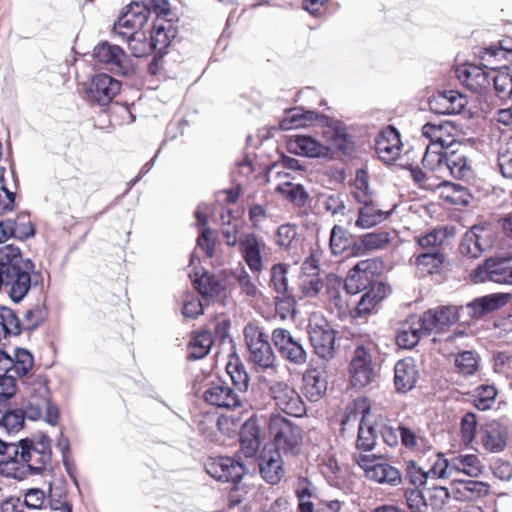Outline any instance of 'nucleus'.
I'll list each match as a JSON object with an SVG mask.
<instances>
[{
  "label": "nucleus",
  "instance_id": "nucleus-1",
  "mask_svg": "<svg viewBox=\"0 0 512 512\" xmlns=\"http://www.w3.org/2000/svg\"><path fill=\"white\" fill-rule=\"evenodd\" d=\"M41 274L30 258H25L19 247L9 244L0 247V292L19 303L32 287L40 283Z\"/></svg>",
  "mask_w": 512,
  "mask_h": 512
},
{
  "label": "nucleus",
  "instance_id": "nucleus-2",
  "mask_svg": "<svg viewBox=\"0 0 512 512\" xmlns=\"http://www.w3.org/2000/svg\"><path fill=\"white\" fill-rule=\"evenodd\" d=\"M318 120L323 122L326 128H329L334 147L341 150L343 154H347L348 135L341 123L313 110H305L302 107L291 108L285 112L279 122V127L283 131H288L309 126Z\"/></svg>",
  "mask_w": 512,
  "mask_h": 512
},
{
  "label": "nucleus",
  "instance_id": "nucleus-3",
  "mask_svg": "<svg viewBox=\"0 0 512 512\" xmlns=\"http://www.w3.org/2000/svg\"><path fill=\"white\" fill-rule=\"evenodd\" d=\"M269 431L274 440V450L285 454H298L302 442V430L298 425L280 414H272Z\"/></svg>",
  "mask_w": 512,
  "mask_h": 512
},
{
  "label": "nucleus",
  "instance_id": "nucleus-4",
  "mask_svg": "<svg viewBox=\"0 0 512 512\" xmlns=\"http://www.w3.org/2000/svg\"><path fill=\"white\" fill-rule=\"evenodd\" d=\"M373 348L368 345H358L353 351L350 364V383L354 388L362 389L377 381L379 372L373 362Z\"/></svg>",
  "mask_w": 512,
  "mask_h": 512
},
{
  "label": "nucleus",
  "instance_id": "nucleus-5",
  "mask_svg": "<svg viewBox=\"0 0 512 512\" xmlns=\"http://www.w3.org/2000/svg\"><path fill=\"white\" fill-rule=\"evenodd\" d=\"M244 339L249 352V361L263 369L272 368L276 356L267 335L260 327L247 324L244 328Z\"/></svg>",
  "mask_w": 512,
  "mask_h": 512
},
{
  "label": "nucleus",
  "instance_id": "nucleus-6",
  "mask_svg": "<svg viewBox=\"0 0 512 512\" xmlns=\"http://www.w3.org/2000/svg\"><path fill=\"white\" fill-rule=\"evenodd\" d=\"M309 341L314 353L321 359L329 361L335 355L336 334L331 325L323 318H316L308 325Z\"/></svg>",
  "mask_w": 512,
  "mask_h": 512
},
{
  "label": "nucleus",
  "instance_id": "nucleus-7",
  "mask_svg": "<svg viewBox=\"0 0 512 512\" xmlns=\"http://www.w3.org/2000/svg\"><path fill=\"white\" fill-rule=\"evenodd\" d=\"M356 462L364 469L366 477L372 481L392 487L402 482V475L397 467L386 461L377 462L374 455L360 454Z\"/></svg>",
  "mask_w": 512,
  "mask_h": 512
},
{
  "label": "nucleus",
  "instance_id": "nucleus-8",
  "mask_svg": "<svg viewBox=\"0 0 512 512\" xmlns=\"http://www.w3.org/2000/svg\"><path fill=\"white\" fill-rule=\"evenodd\" d=\"M271 340L286 361L296 366H302L307 362L308 354L301 339L294 337L288 329H274Z\"/></svg>",
  "mask_w": 512,
  "mask_h": 512
},
{
  "label": "nucleus",
  "instance_id": "nucleus-9",
  "mask_svg": "<svg viewBox=\"0 0 512 512\" xmlns=\"http://www.w3.org/2000/svg\"><path fill=\"white\" fill-rule=\"evenodd\" d=\"M440 152H429L427 151L423 157V164L435 161L439 168L445 166L449 170L451 176L454 178L461 179L465 177L468 172L467 157L464 152V148L460 147L453 149L452 146L441 147Z\"/></svg>",
  "mask_w": 512,
  "mask_h": 512
},
{
  "label": "nucleus",
  "instance_id": "nucleus-10",
  "mask_svg": "<svg viewBox=\"0 0 512 512\" xmlns=\"http://www.w3.org/2000/svg\"><path fill=\"white\" fill-rule=\"evenodd\" d=\"M270 392L276 406L287 415L297 418L306 415L307 409L304 401L298 392L287 383L272 382Z\"/></svg>",
  "mask_w": 512,
  "mask_h": 512
},
{
  "label": "nucleus",
  "instance_id": "nucleus-11",
  "mask_svg": "<svg viewBox=\"0 0 512 512\" xmlns=\"http://www.w3.org/2000/svg\"><path fill=\"white\" fill-rule=\"evenodd\" d=\"M93 57L117 75L127 76L131 72L129 59L124 50L118 45L107 41L101 42L95 46Z\"/></svg>",
  "mask_w": 512,
  "mask_h": 512
},
{
  "label": "nucleus",
  "instance_id": "nucleus-12",
  "mask_svg": "<svg viewBox=\"0 0 512 512\" xmlns=\"http://www.w3.org/2000/svg\"><path fill=\"white\" fill-rule=\"evenodd\" d=\"M205 469L217 481L234 484L238 483L247 472L243 463L228 456L208 459Z\"/></svg>",
  "mask_w": 512,
  "mask_h": 512
},
{
  "label": "nucleus",
  "instance_id": "nucleus-13",
  "mask_svg": "<svg viewBox=\"0 0 512 512\" xmlns=\"http://www.w3.org/2000/svg\"><path fill=\"white\" fill-rule=\"evenodd\" d=\"M324 135L330 142L329 146L321 144L319 141L308 135H295L289 140L288 149L293 154L310 158L330 157L331 150L339 151V149L335 148L333 145L329 128L324 131ZM340 152L342 151L340 150Z\"/></svg>",
  "mask_w": 512,
  "mask_h": 512
},
{
  "label": "nucleus",
  "instance_id": "nucleus-14",
  "mask_svg": "<svg viewBox=\"0 0 512 512\" xmlns=\"http://www.w3.org/2000/svg\"><path fill=\"white\" fill-rule=\"evenodd\" d=\"M376 268L377 264L373 259L359 261L350 269L345 279L344 288L346 292L355 295L367 291L374 283H381L374 280Z\"/></svg>",
  "mask_w": 512,
  "mask_h": 512
},
{
  "label": "nucleus",
  "instance_id": "nucleus-15",
  "mask_svg": "<svg viewBox=\"0 0 512 512\" xmlns=\"http://www.w3.org/2000/svg\"><path fill=\"white\" fill-rule=\"evenodd\" d=\"M493 71L477 65L465 64L457 68L456 75L468 90L480 96H486L491 90Z\"/></svg>",
  "mask_w": 512,
  "mask_h": 512
},
{
  "label": "nucleus",
  "instance_id": "nucleus-16",
  "mask_svg": "<svg viewBox=\"0 0 512 512\" xmlns=\"http://www.w3.org/2000/svg\"><path fill=\"white\" fill-rule=\"evenodd\" d=\"M121 83L108 74L95 75L85 89L84 97L99 105H107L119 93Z\"/></svg>",
  "mask_w": 512,
  "mask_h": 512
},
{
  "label": "nucleus",
  "instance_id": "nucleus-17",
  "mask_svg": "<svg viewBox=\"0 0 512 512\" xmlns=\"http://www.w3.org/2000/svg\"><path fill=\"white\" fill-rule=\"evenodd\" d=\"M21 409L24 419L36 421L43 418L49 425L55 426L58 424L60 417L59 409L47 396V389H45V395L30 397L27 404Z\"/></svg>",
  "mask_w": 512,
  "mask_h": 512
},
{
  "label": "nucleus",
  "instance_id": "nucleus-18",
  "mask_svg": "<svg viewBox=\"0 0 512 512\" xmlns=\"http://www.w3.org/2000/svg\"><path fill=\"white\" fill-rule=\"evenodd\" d=\"M492 242L493 237L490 228L474 225L464 234L459 245V251L463 256L477 258L492 246Z\"/></svg>",
  "mask_w": 512,
  "mask_h": 512
},
{
  "label": "nucleus",
  "instance_id": "nucleus-19",
  "mask_svg": "<svg viewBox=\"0 0 512 512\" xmlns=\"http://www.w3.org/2000/svg\"><path fill=\"white\" fill-rule=\"evenodd\" d=\"M204 400L217 408L235 409L243 405V398L223 381L212 382L203 394Z\"/></svg>",
  "mask_w": 512,
  "mask_h": 512
},
{
  "label": "nucleus",
  "instance_id": "nucleus-20",
  "mask_svg": "<svg viewBox=\"0 0 512 512\" xmlns=\"http://www.w3.org/2000/svg\"><path fill=\"white\" fill-rule=\"evenodd\" d=\"M31 454L38 457L37 464H43L48 459L46 453L38 456L39 453L33 450V439L24 438L17 443H8L4 454L6 461L2 462V465L7 467L10 470L8 474L13 476L14 467H21L24 461L31 460Z\"/></svg>",
  "mask_w": 512,
  "mask_h": 512
},
{
  "label": "nucleus",
  "instance_id": "nucleus-21",
  "mask_svg": "<svg viewBox=\"0 0 512 512\" xmlns=\"http://www.w3.org/2000/svg\"><path fill=\"white\" fill-rule=\"evenodd\" d=\"M33 450L37 451L38 456L46 453L48 459L43 464H37L38 457L31 454V460L24 461L21 467H15L13 477L16 479H24L27 475H36L41 473L51 462V439L48 435L42 434L38 441L33 440Z\"/></svg>",
  "mask_w": 512,
  "mask_h": 512
},
{
  "label": "nucleus",
  "instance_id": "nucleus-22",
  "mask_svg": "<svg viewBox=\"0 0 512 512\" xmlns=\"http://www.w3.org/2000/svg\"><path fill=\"white\" fill-rule=\"evenodd\" d=\"M177 34V27L172 20L166 18L156 19L150 35L152 48L155 52L154 60L163 57Z\"/></svg>",
  "mask_w": 512,
  "mask_h": 512
},
{
  "label": "nucleus",
  "instance_id": "nucleus-23",
  "mask_svg": "<svg viewBox=\"0 0 512 512\" xmlns=\"http://www.w3.org/2000/svg\"><path fill=\"white\" fill-rule=\"evenodd\" d=\"M258 462L261 477L267 483L276 485L284 477L283 459L278 450L265 447L260 453Z\"/></svg>",
  "mask_w": 512,
  "mask_h": 512
},
{
  "label": "nucleus",
  "instance_id": "nucleus-24",
  "mask_svg": "<svg viewBox=\"0 0 512 512\" xmlns=\"http://www.w3.org/2000/svg\"><path fill=\"white\" fill-rule=\"evenodd\" d=\"M419 378L416 361L407 357L396 362L394 366V387L398 394H406L413 390Z\"/></svg>",
  "mask_w": 512,
  "mask_h": 512
},
{
  "label": "nucleus",
  "instance_id": "nucleus-25",
  "mask_svg": "<svg viewBox=\"0 0 512 512\" xmlns=\"http://www.w3.org/2000/svg\"><path fill=\"white\" fill-rule=\"evenodd\" d=\"M150 10L147 5L141 3H131L126 6V11L120 15L114 26L116 33L127 36L128 32L122 29L135 30L141 28L148 20Z\"/></svg>",
  "mask_w": 512,
  "mask_h": 512
},
{
  "label": "nucleus",
  "instance_id": "nucleus-26",
  "mask_svg": "<svg viewBox=\"0 0 512 512\" xmlns=\"http://www.w3.org/2000/svg\"><path fill=\"white\" fill-rule=\"evenodd\" d=\"M242 257L252 272H260L263 268L262 249L266 247L263 240L254 233H247L239 240Z\"/></svg>",
  "mask_w": 512,
  "mask_h": 512
},
{
  "label": "nucleus",
  "instance_id": "nucleus-27",
  "mask_svg": "<svg viewBox=\"0 0 512 512\" xmlns=\"http://www.w3.org/2000/svg\"><path fill=\"white\" fill-rule=\"evenodd\" d=\"M421 324H423L424 330L427 334L433 331L440 332L446 327H449L456 321V313L454 308L443 306L437 309H430L423 313L422 316H418Z\"/></svg>",
  "mask_w": 512,
  "mask_h": 512
},
{
  "label": "nucleus",
  "instance_id": "nucleus-28",
  "mask_svg": "<svg viewBox=\"0 0 512 512\" xmlns=\"http://www.w3.org/2000/svg\"><path fill=\"white\" fill-rule=\"evenodd\" d=\"M481 434L482 444L487 451L498 453L506 447L508 431L500 422L492 421L486 424Z\"/></svg>",
  "mask_w": 512,
  "mask_h": 512
},
{
  "label": "nucleus",
  "instance_id": "nucleus-29",
  "mask_svg": "<svg viewBox=\"0 0 512 512\" xmlns=\"http://www.w3.org/2000/svg\"><path fill=\"white\" fill-rule=\"evenodd\" d=\"M360 205L355 226L361 229H370L381 224L393 213V209L390 211L382 210L374 198Z\"/></svg>",
  "mask_w": 512,
  "mask_h": 512
},
{
  "label": "nucleus",
  "instance_id": "nucleus-30",
  "mask_svg": "<svg viewBox=\"0 0 512 512\" xmlns=\"http://www.w3.org/2000/svg\"><path fill=\"white\" fill-rule=\"evenodd\" d=\"M423 335H427L418 316H410L398 330L396 341L400 348L412 349L420 341Z\"/></svg>",
  "mask_w": 512,
  "mask_h": 512
},
{
  "label": "nucleus",
  "instance_id": "nucleus-31",
  "mask_svg": "<svg viewBox=\"0 0 512 512\" xmlns=\"http://www.w3.org/2000/svg\"><path fill=\"white\" fill-rule=\"evenodd\" d=\"M508 302V294H489L474 299L468 303L466 309L468 314L474 318H480L488 313L496 311L506 305Z\"/></svg>",
  "mask_w": 512,
  "mask_h": 512
},
{
  "label": "nucleus",
  "instance_id": "nucleus-32",
  "mask_svg": "<svg viewBox=\"0 0 512 512\" xmlns=\"http://www.w3.org/2000/svg\"><path fill=\"white\" fill-rule=\"evenodd\" d=\"M512 261V254L506 256H496L488 258L490 266V281L498 284L512 285V266L508 263Z\"/></svg>",
  "mask_w": 512,
  "mask_h": 512
},
{
  "label": "nucleus",
  "instance_id": "nucleus-33",
  "mask_svg": "<svg viewBox=\"0 0 512 512\" xmlns=\"http://www.w3.org/2000/svg\"><path fill=\"white\" fill-rule=\"evenodd\" d=\"M303 382L304 393L311 402L320 400L327 390V381L316 369L308 370L303 376Z\"/></svg>",
  "mask_w": 512,
  "mask_h": 512
},
{
  "label": "nucleus",
  "instance_id": "nucleus-34",
  "mask_svg": "<svg viewBox=\"0 0 512 512\" xmlns=\"http://www.w3.org/2000/svg\"><path fill=\"white\" fill-rule=\"evenodd\" d=\"M490 486L482 481H460L453 489L452 494L456 500L469 501L488 494Z\"/></svg>",
  "mask_w": 512,
  "mask_h": 512
},
{
  "label": "nucleus",
  "instance_id": "nucleus-35",
  "mask_svg": "<svg viewBox=\"0 0 512 512\" xmlns=\"http://www.w3.org/2000/svg\"><path fill=\"white\" fill-rule=\"evenodd\" d=\"M386 296V286L384 283H374L367 291H364L360 301L357 304L356 312L358 316L370 313L374 307Z\"/></svg>",
  "mask_w": 512,
  "mask_h": 512
},
{
  "label": "nucleus",
  "instance_id": "nucleus-36",
  "mask_svg": "<svg viewBox=\"0 0 512 512\" xmlns=\"http://www.w3.org/2000/svg\"><path fill=\"white\" fill-rule=\"evenodd\" d=\"M275 242L280 249L292 251L298 249L301 244V237L298 227L295 224L285 223L277 228Z\"/></svg>",
  "mask_w": 512,
  "mask_h": 512
},
{
  "label": "nucleus",
  "instance_id": "nucleus-37",
  "mask_svg": "<svg viewBox=\"0 0 512 512\" xmlns=\"http://www.w3.org/2000/svg\"><path fill=\"white\" fill-rule=\"evenodd\" d=\"M212 337L208 332H200L191 338L188 344L186 359L189 361L200 360L210 351L212 346Z\"/></svg>",
  "mask_w": 512,
  "mask_h": 512
},
{
  "label": "nucleus",
  "instance_id": "nucleus-38",
  "mask_svg": "<svg viewBox=\"0 0 512 512\" xmlns=\"http://www.w3.org/2000/svg\"><path fill=\"white\" fill-rule=\"evenodd\" d=\"M495 95L502 101H506L512 96V75L505 70H494L491 78Z\"/></svg>",
  "mask_w": 512,
  "mask_h": 512
},
{
  "label": "nucleus",
  "instance_id": "nucleus-39",
  "mask_svg": "<svg viewBox=\"0 0 512 512\" xmlns=\"http://www.w3.org/2000/svg\"><path fill=\"white\" fill-rule=\"evenodd\" d=\"M193 285L204 298L219 296L224 290L223 285L207 272H204L200 277L196 276Z\"/></svg>",
  "mask_w": 512,
  "mask_h": 512
},
{
  "label": "nucleus",
  "instance_id": "nucleus-40",
  "mask_svg": "<svg viewBox=\"0 0 512 512\" xmlns=\"http://www.w3.org/2000/svg\"><path fill=\"white\" fill-rule=\"evenodd\" d=\"M444 262L440 251H427L416 257L415 264L423 274H434L439 271Z\"/></svg>",
  "mask_w": 512,
  "mask_h": 512
},
{
  "label": "nucleus",
  "instance_id": "nucleus-41",
  "mask_svg": "<svg viewBox=\"0 0 512 512\" xmlns=\"http://www.w3.org/2000/svg\"><path fill=\"white\" fill-rule=\"evenodd\" d=\"M276 191L298 207H303L309 198V194L301 184L284 182L277 186Z\"/></svg>",
  "mask_w": 512,
  "mask_h": 512
},
{
  "label": "nucleus",
  "instance_id": "nucleus-42",
  "mask_svg": "<svg viewBox=\"0 0 512 512\" xmlns=\"http://www.w3.org/2000/svg\"><path fill=\"white\" fill-rule=\"evenodd\" d=\"M127 44L130 52L135 57H144L154 52L150 37L147 38L143 32L134 31L127 34Z\"/></svg>",
  "mask_w": 512,
  "mask_h": 512
},
{
  "label": "nucleus",
  "instance_id": "nucleus-43",
  "mask_svg": "<svg viewBox=\"0 0 512 512\" xmlns=\"http://www.w3.org/2000/svg\"><path fill=\"white\" fill-rule=\"evenodd\" d=\"M451 467L471 477H477L482 473L481 461L477 455H459L452 460Z\"/></svg>",
  "mask_w": 512,
  "mask_h": 512
},
{
  "label": "nucleus",
  "instance_id": "nucleus-44",
  "mask_svg": "<svg viewBox=\"0 0 512 512\" xmlns=\"http://www.w3.org/2000/svg\"><path fill=\"white\" fill-rule=\"evenodd\" d=\"M351 195L359 204L367 203V201L374 198L369 187L368 174L365 170H357Z\"/></svg>",
  "mask_w": 512,
  "mask_h": 512
},
{
  "label": "nucleus",
  "instance_id": "nucleus-45",
  "mask_svg": "<svg viewBox=\"0 0 512 512\" xmlns=\"http://www.w3.org/2000/svg\"><path fill=\"white\" fill-rule=\"evenodd\" d=\"M226 371L231 378L234 386L233 389H235V391L240 395L245 393L248 389L250 378L244 365L240 362H229L226 366Z\"/></svg>",
  "mask_w": 512,
  "mask_h": 512
},
{
  "label": "nucleus",
  "instance_id": "nucleus-46",
  "mask_svg": "<svg viewBox=\"0 0 512 512\" xmlns=\"http://www.w3.org/2000/svg\"><path fill=\"white\" fill-rule=\"evenodd\" d=\"M390 241L391 235L385 230L366 233L359 237L360 246L367 251L383 249Z\"/></svg>",
  "mask_w": 512,
  "mask_h": 512
},
{
  "label": "nucleus",
  "instance_id": "nucleus-47",
  "mask_svg": "<svg viewBox=\"0 0 512 512\" xmlns=\"http://www.w3.org/2000/svg\"><path fill=\"white\" fill-rule=\"evenodd\" d=\"M47 308L44 304L37 303L27 309L21 320L22 329L32 331L38 328L47 317Z\"/></svg>",
  "mask_w": 512,
  "mask_h": 512
},
{
  "label": "nucleus",
  "instance_id": "nucleus-48",
  "mask_svg": "<svg viewBox=\"0 0 512 512\" xmlns=\"http://www.w3.org/2000/svg\"><path fill=\"white\" fill-rule=\"evenodd\" d=\"M497 161L502 176L512 178V136L500 142Z\"/></svg>",
  "mask_w": 512,
  "mask_h": 512
},
{
  "label": "nucleus",
  "instance_id": "nucleus-49",
  "mask_svg": "<svg viewBox=\"0 0 512 512\" xmlns=\"http://www.w3.org/2000/svg\"><path fill=\"white\" fill-rule=\"evenodd\" d=\"M13 364L14 376L24 377L33 367V355L25 348L16 347L14 349Z\"/></svg>",
  "mask_w": 512,
  "mask_h": 512
},
{
  "label": "nucleus",
  "instance_id": "nucleus-50",
  "mask_svg": "<svg viewBox=\"0 0 512 512\" xmlns=\"http://www.w3.org/2000/svg\"><path fill=\"white\" fill-rule=\"evenodd\" d=\"M427 508L431 507L433 511L439 512L451 498V493L443 486H433L425 490Z\"/></svg>",
  "mask_w": 512,
  "mask_h": 512
},
{
  "label": "nucleus",
  "instance_id": "nucleus-51",
  "mask_svg": "<svg viewBox=\"0 0 512 512\" xmlns=\"http://www.w3.org/2000/svg\"><path fill=\"white\" fill-rule=\"evenodd\" d=\"M13 238L25 240L35 235V226L26 213L19 214L15 219H10Z\"/></svg>",
  "mask_w": 512,
  "mask_h": 512
},
{
  "label": "nucleus",
  "instance_id": "nucleus-52",
  "mask_svg": "<svg viewBox=\"0 0 512 512\" xmlns=\"http://www.w3.org/2000/svg\"><path fill=\"white\" fill-rule=\"evenodd\" d=\"M444 199L453 205L467 206L470 203L471 195L466 187L455 184L447 183L445 191L443 192Z\"/></svg>",
  "mask_w": 512,
  "mask_h": 512
},
{
  "label": "nucleus",
  "instance_id": "nucleus-53",
  "mask_svg": "<svg viewBox=\"0 0 512 512\" xmlns=\"http://www.w3.org/2000/svg\"><path fill=\"white\" fill-rule=\"evenodd\" d=\"M350 246L347 231L339 225H334L330 232L329 247L333 255H341Z\"/></svg>",
  "mask_w": 512,
  "mask_h": 512
},
{
  "label": "nucleus",
  "instance_id": "nucleus-54",
  "mask_svg": "<svg viewBox=\"0 0 512 512\" xmlns=\"http://www.w3.org/2000/svg\"><path fill=\"white\" fill-rule=\"evenodd\" d=\"M377 440V430L373 425L359 424L356 447L359 450L371 451L374 449Z\"/></svg>",
  "mask_w": 512,
  "mask_h": 512
},
{
  "label": "nucleus",
  "instance_id": "nucleus-55",
  "mask_svg": "<svg viewBox=\"0 0 512 512\" xmlns=\"http://www.w3.org/2000/svg\"><path fill=\"white\" fill-rule=\"evenodd\" d=\"M458 373L471 376L478 370V358L473 351L460 352L455 358Z\"/></svg>",
  "mask_w": 512,
  "mask_h": 512
},
{
  "label": "nucleus",
  "instance_id": "nucleus-56",
  "mask_svg": "<svg viewBox=\"0 0 512 512\" xmlns=\"http://www.w3.org/2000/svg\"><path fill=\"white\" fill-rule=\"evenodd\" d=\"M271 285L278 295L290 294L287 278V266L285 264H275L271 268Z\"/></svg>",
  "mask_w": 512,
  "mask_h": 512
},
{
  "label": "nucleus",
  "instance_id": "nucleus-57",
  "mask_svg": "<svg viewBox=\"0 0 512 512\" xmlns=\"http://www.w3.org/2000/svg\"><path fill=\"white\" fill-rule=\"evenodd\" d=\"M497 391L495 387L481 385L477 388V395L474 399V406L480 411H486L492 407L495 402Z\"/></svg>",
  "mask_w": 512,
  "mask_h": 512
},
{
  "label": "nucleus",
  "instance_id": "nucleus-58",
  "mask_svg": "<svg viewBox=\"0 0 512 512\" xmlns=\"http://www.w3.org/2000/svg\"><path fill=\"white\" fill-rule=\"evenodd\" d=\"M406 477L415 488H418L426 484L429 472L418 466L415 461H408L406 462Z\"/></svg>",
  "mask_w": 512,
  "mask_h": 512
},
{
  "label": "nucleus",
  "instance_id": "nucleus-59",
  "mask_svg": "<svg viewBox=\"0 0 512 512\" xmlns=\"http://www.w3.org/2000/svg\"><path fill=\"white\" fill-rule=\"evenodd\" d=\"M405 499L408 507L413 512H426V494L418 488L409 489L405 492Z\"/></svg>",
  "mask_w": 512,
  "mask_h": 512
},
{
  "label": "nucleus",
  "instance_id": "nucleus-60",
  "mask_svg": "<svg viewBox=\"0 0 512 512\" xmlns=\"http://www.w3.org/2000/svg\"><path fill=\"white\" fill-rule=\"evenodd\" d=\"M444 98L447 100L450 112L452 114H459L467 105V97L456 90L441 91Z\"/></svg>",
  "mask_w": 512,
  "mask_h": 512
},
{
  "label": "nucleus",
  "instance_id": "nucleus-61",
  "mask_svg": "<svg viewBox=\"0 0 512 512\" xmlns=\"http://www.w3.org/2000/svg\"><path fill=\"white\" fill-rule=\"evenodd\" d=\"M299 286L305 297H315L322 290L323 281L320 276L300 277Z\"/></svg>",
  "mask_w": 512,
  "mask_h": 512
},
{
  "label": "nucleus",
  "instance_id": "nucleus-62",
  "mask_svg": "<svg viewBox=\"0 0 512 512\" xmlns=\"http://www.w3.org/2000/svg\"><path fill=\"white\" fill-rule=\"evenodd\" d=\"M444 237L442 230L435 229L420 237L418 244L421 248L428 249V251H440L439 246L443 243Z\"/></svg>",
  "mask_w": 512,
  "mask_h": 512
},
{
  "label": "nucleus",
  "instance_id": "nucleus-63",
  "mask_svg": "<svg viewBox=\"0 0 512 512\" xmlns=\"http://www.w3.org/2000/svg\"><path fill=\"white\" fill-rule=\"evenodd\" d=\"M50 507L54 512H72V506L66 501L62 489H49Z\"/></svg>",
  "mask_w": 512,
  "mask_h": 512
},
{
  "label": "nucleus",
  "instance_id": "nucleus-64",
  "mask_svg": "<svg viewBox=\"0 0 512 512\" xmlns=\"http://www.w3.org/2000/svg\"><path fill=\"white\" fill-rule=\"evenodd\" d=\"M375 148L380 159L384 162L395 160L400 152V147L389 144L387 140L379 137L376 139Z\"/></svg>",
  "mask_w": 512,
  "mask_h": 512
}]
</instances>
